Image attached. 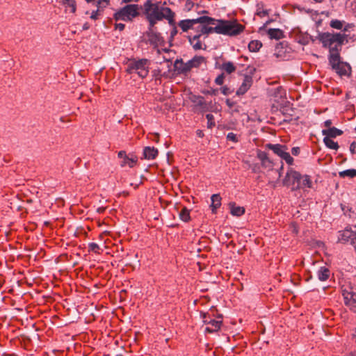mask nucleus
I'll use <instances>...</instances> for the list:
<instances>
[{"label": "nucleus", "instance_id": "obj_20", "mask_svg": "<svg viewBox=\"0 0 356 356\" xmlns=\"http://www.w3.org/2000/svg\"><path fill=\"white\" fill-rule=\"evenodd\" d=\"M257 157L261 161V165L264 168H271L272 163L268 157L267 153L263 151H258Z\"/></svg>", "mask_w": 356, "mask_h": 356}, {"label": "nucleus", "instance_id": "obj_15", "mask_svg": "<svg viewBox=\"0 0 356 356\" xmlns=\"http://www.w3.org/2000/svg\"><path fill=\"white\" fill-rule=\"evenodd\" d=\"M200 37L201 34L188 36L189 42L195 50L205 49L207 47L206 44L200 41Z\"/></svg>", "mask_w": 356, "mask_h": 356}, {"label": "nucleus", "instance_id": "obj_5", "mask_svg": "<svg viewBox=\"0 0 356 356\" xmlns=\"http://www.w3.org/2000/svg\"><path fill=\"white\" fill-rule=\"evenodd\" d=\"M150 61L147 58L131 60L127 65V72L129 74L136 72L141 78L146 77L149 74Z\"/></svg>", "mask_w": 356, "mask_h": 356}, {"label": "nucleus", "instance_id": "obj_57", "mask_svg": "<svg viewBox=\"0 0 356 356\" xmlns=\"http://www.w3.org/2000/svg\"><path fill=\"white\" fill-rule=\"evenodd\" d=\"M163 51H165V52H168L170 50L169 49H162Z\"/></svg>", "mask_w": 356, "mask_h": 356}, {"label": "nucleus", "instance_id": "obj_33", "mask_svg": "<svg viewBox=\"0 0 356 356\" xmlns=\"http://www.w3.org/2000/svg\"><path fill=\"white\" fill-rule=\"evenodd\" d=\"M136 163V159L135 158H129L125 157L124 160H122L121 163L122 166L129 165L130 168H132L134 164Z\"/></svg>", "mask_w": 356, "mask_h": 356}, {"label": "nucleus", "instance_id": "obj_26", "mask_svg": "<svg viewBox=\"0 0 356 356\" xmlns=\"http://www.w3.org/2000/svg\"><path fill=\"white\" fill-rule=\"evenodd\" d=\"M330 277V270L326 267H321L318 271V277L321 281H325Z\"/></svg>", "mask_w": 356, "mask_h": 356}, {"label": "nucleus", "instance_id": "obj_37", "mask_svg": "<svg viewBox=\"0 0 356 356\" xmlns=\"http://www.w3.org/2000/svg\"><path fill=\"white\" fill-rule=\"evenodd\" d=\"M206 118L207 119V127L208 128H212L215 126L214 117L212 114H207Z\"/></svg>", "mask_w": 356, "mask_h": 356}, {"label": "nucleus", "instance_id": "obj_1", "mask_svg": "<svg viewBox=\"0 0 356 356\" xmlns=\"http://www.w3.org/2000/svg\"><path fill=\"white\" fill-rule=\"evenodd\" d=\"M211 19L213 22L209 21L207 23L215 25V29L218 34L236 36L242 33L245 28L243 25L238 23L236 20L216 19L212 17Z\"/></svg>", "mask_w": 356, "mask_h": 356}, {"label": "nucleus", "instance_id": "obj_4", "mask_svg": "<svg viewBox=\"0 0 356 356\" xmlns=\"http://www.w3.org/2000/svg\"><path fill=\"white\" fill-rule=\"evenodd\" d=\"M205 62V58L201 56H195L191 60L184 63L182 59H177L174 63V67L179 74H186L193 68H197Z\"/></svg>", "mask_w": 356, "mask_h": 356}, {"label": "nucleus", "instance_id": "obj_24", "mask_svg": "<svg viewBox=\"0 0 356 356\" xmlns=\"http://www.w3.org/2000/svg\"><path fill=\"white\" fill-rule=\"evenodd\" d=\"M163 10L165 12L163 19H166L168 21L170 25L175 26V13L170 8H165Z\"/></svg>", "mask_w": 356, "mask_h": 356}, {"label": "nucleus", "instance_id": "obj_42", "mask_svg": "<svg viewBox=\"0 0 356 356\" xmlns=\"http://www.w3.org/2000/svg\"><path fill=\"white\" fill-rule=\"evenodd\" d=\"M227 139L233 142H237V136L235 134L230 132L227 136Z\"/></svg>", "mask_w": 356, "mask_h": 356}, {"label": "nucleus", "instance_id": "obj_61", "mask_svg": "<svg viewBox=\"0 0 356 356\" xmlns=\"http://www.w3.org/2000/svg\"><path fill=\"white\" fill-rule=\"evenodd\" d=\"M355 336H356V328H355Z\"/></svg>", "mask_w": 356, "mask_h": 356}, {"label": "nucleus", "instance_id": "obj_58", "mask_svg": "<svg viewBox=\"0 0 356 356\" xmlns=\"http://www.w3.org/2000/svg\"><path fill=\"white\" fill-rule=\"evenodd\" d=\"M157 52H158L159 54H160V53H161V50H160V49H158V50H157Z\"/></svg>", "mask_w": 356, "mask_h": 356}, {"label": "nucleus", "instance_id": "obj_55", "mask_svg": "<svg viewBox=\"0 0 356 356\" xmlns=\"http://www.w3.org/2000/svg\"><path fill=\"white\" fill-rule=\"evenodd\" d=\"M316 3H321L323 0H314Z\"/></svg>", "mask_w": 356, "mask_h": 356}, {"label": "nucleus", "instance_id": "obj_30", "mask_svg": "<svg viewBox=\"0 0 356 356\" xmlns=\"http://www.w3.org/2000/svg\"><path fill=\"white\" fill-rule=\"evenodd\" d=\"M262 44L259 40H252L248 44V48L250 51L256 52L261 47Z\"/></svg>", "mask_w": 356, "mask_h": 356}, {"label": "nucleus", "instance_id": "obj_41", "mask_svg": "<svg viewBox=\"0 0 356 356\" xmlns=\"http://www.w3.org/2000/svg\"><path fill=\"white\" fill-rule=\"evenodd\" d=\"M220 90H221L222 93L225 95H228L233 92L232 90H231L229 88H228L226 86L222 87Z\"/></svg>", "mask_w": 356, "mask_h": 356}, {"label": "nucleus", "instance_id": "obj_16", "mask_svg": "<svg viewBox=\"0 0 356 356\" xmlns=\"http://www.w3.org/2000/svg\"><path fill=\"white\" fill-rule=\"evenodd\" d=\"M190 100L202 111L207 109V104L204 101V98L202 96L191 95L189 97Z\"/></svg>", "mask_w": 356, "mask_h": 356}, {"label": "nucleus", "instance_id": "obj_3", "mask_svg": "<svg viewBox=\"0 0 356 356\" xmlns=\"http://www.w3.org/2000/svg\"><path fill=\"white\" fill-rule=\"evenodd\" d=\"M165 7L159 6V3H153L151 0H147L143 5L144 14L149 23V26L154 27L158 21H161L164 17V10Z\"/></svg>", "mask_w": 356, "mask_h": 356}, {"label": "nucleus", "instance_id": "obj_34", "mask_svg": "<svg viewBox=\"0 0 356 356\" xmlns=\"http://www.w3.org/2000/svg\"><path fill=\"white\" fill-rule=\"evenodd\" d=\"M302 187L312 188V181L308 175L302 176L301 188Z\"/></svg>", "mask_w": 356, "mask_h": 356}, {"label": "nucleus", "instance_id": "obj_59", "mask_svg": "<svg viewBox=\"0 0 356 356\" xmlns=\"http://www.w3.org/2000/svg\"><path fill=\"white\" fill-rule=\"evenodd\" d=\"M99 211H102L103 209H102L101 208H99Z\"/></svg>", "mask_w": 356, "mask_h": 356}, {"label": "nucleus", "instance_id": "obj_40", "mask_svg": "<svg viewBox=\"0 0 356 356\" xmlns=\"http://www.w3.org/2000/svg\"><path fill=\"white\" fill-rule=\"evenodd\" d=\"M89 248H90V250H91L94 252H98V251L99 250V246L98 244H97L95 243H91L89 244Z\"/></svg>", "mask_w": 356, "mask_h": 356}, {"label": "nucleus", "instance_id": "obj_44", "mask_svg": "<svg viewBox=\"0 0 356 356\" xmlns=\"http://www.w3.org/2000/svg\"><path fill=\"white\" fill-rule=\"evenodd\" d=\"M300 153V148L298 147H293L291 149V154L294 156H298Z\"/></svg>", "mask_w": 356, "mask_h": 356}, {"label": "nucleus", "instance_id": "obj_51", "mask_svg": "<svg viewBox=\"0 0 356 356\" xmlns=\"http://www.w3.org/2000/svg\"><path fill=\"white\" fill-rule=\"evenodd\" d=\"M140 0H122V2L124 3H137Z\"/></svg>", "mask_w": 356, "mask_h": 356}, {"label": "nucleus", "instance_id": "obj_45", "mask_svg": "<svg viewBox=\"0 0 356 356\" xmlns=\"http://www.w3.org/2000/svg\"><path fill=\"white\" fill-rule=\"evenodd\" d=\"M225 102L229 108H232L234 105V102L229 99H227Z\"/></svg>", "mask_w": 356, "mask_h": 356}, {"label": "nucleus", "instance_id": "obj_48", "mask_svg": "<svg viewBox=\"0 0 356 356\" xmlns=\"http://www.w3.org/2000/svg\"><path fill=\"white\" fill-rule=\"evenodd\" d=\"M177 34V29L175 26L173 27L170 33V37L173 38Z\"/></svg>", "mask_w": 356, "mask_h": 356}, {"label": "nucleus", "instance_id": "obj_7", "mask_svg": "<svg viewBox=\"0 0 356 356\" xmlns=\"http://www.w3.org/2000/svg\"><path fill=\"white\" fill-rule=\"evenodd\" d=\"M329 63L332 69L340 76H349L351 67L347 63L340 60V55H333L329 57Z\"/></svg>", "mask_w": 356, "mask_h": 356}, {"label": "nucleus", "instance_id": "obj_17", "mask_svg": "<svg viewBox=\"0 0 356 356\" xmlns=\"http://www.w3.org/2000/svg\"><path fill=\"white\" fill-rule=\"evenodd\" d=\"M148 40L151 44H155L161 41L160 34L154 31L153 27L149 26V30L147 33Z\"/></svg>", "mask_w": 356, "mask_h": 356}, {"label": "nucleus", "instance_id": "obj_29", "mask_svg": "<svg viewBox=\"0 0 356 356\" xmlns=\"http://www.w3.org/2000/svg\"><path fill=\"white\" fill-rule=\"evenodd\" d=\"M323 142H324L325 145L330 149L337 150L339 147L338 143L337 142H334L330 138L325 137L323 139Z\"/></svg>", "mask_w": 356, "mask_h": 356}, {"label": "nucleus", "instance_id": "obj_47", "mask_svg": "<svg viewBox=\"0 0 356 356\" xmlns=\"http://www.w3.org/2000/svg\"><path fill=\"white\" fill-rule=\"evenodd\" d=\"M109 3V0H98V4H104V6H107Z\"/></svg>", "mask_w": 356, "mask_h": 356}, {"label": "nucleus", "instance_id": "obj_6", "mask_svg": "<svg viewBox=\"0 0 356 356\" xmlns=\"http://www.w3.org/2000/svg\"><path fill=\"white\" fill-rule=\"evenodd\" d=\"M138 9V4L126 5L115 13V19L116 21H131L139 15Z\"/></svg>", "mask_w": 356, "mask_h": 356}, {"label": "nucleus", "instance_id": "obj_8", "mask_svg": "<svg viewBox=\"0 0 356 356\" xmlns=\"http://www.w3.org/2000/svg\"><path fill=\"white\" fill-rule=\"evenodd\" d=\"M302 175L297 171L290 168L288 170L283 183L288 186H292L293 189L301 188Z\"/></svg>", "mask_w": 356, "mask_h": 356}, {"label": "nucleus", "instance_id": "obj_2", "mask_svg": "<svg viewBox=\"0 0 356 356\" xmlns=\"http://www.w3.org/2000/svg\"><path fill=\"white\" fill-rule=\"evenodd\" d=\"M345 39L346 35L340 33H323L319 36V40L322 42L323 46L325 48H329V57H332L335 54H339Z\"/></svg>", "mask_w": 356, "mask_h": 356}, {"label": "nucleus", "instance_id": "obj_27", "mask_svg": "<svg viewBox=\"0 0 356 356\" xmlns=\"http://www.w3.org/2000/svg\"><path fill=\"white\" fill-rule=\"evenodd\" d=\"M220 69L226 72L227 74H231L236 70V67L232 62H225L220 66Z\"/></svg>", "mask_w": 356, "mask_h": 356}, {"label": "nucleus", "instance_id": "obj_49", "mask_svg": "<svg viewBox=\"0 0 356 356\" xmlns=\"http://www.w3.org/2000/svg\"><path fill=\"white\" fill-rule=\"evenodd\" d=\"M332 120H327L326 121H325L324 122V126L325 127H327V129L329 128H331V125H332Z\"/></svg>", "mask_w": 356, "mask_h": 356}, {"label": "nucleus", "instance_id": "obj_60", "mask_svg": "<svg viewBox=\"0 0 356 356\" xmlns=\"http://www.w3.org/2000/svg\"><path fill=\"white\" fill-rule=\"evenodd\" d=\"M99 211H102L103 209H102L101 208H99Z\"/></svg>", "mask_w": 356, "mask_h": 356}, {"label": "nucleus", "instance_id": "obj_25", "mask_svg": "<svg viewBox=\"0 0 356 356\" xmlns=\"http://www.w3.org/2000/svg\"><path fill=\"white\" fill-rule=\"evenodd\" d=\"M211 205L213 213L216 212V210L219 208L221 205V197L218 194H214L211 196Z\"/></svg>", "mask_w": 356, "mask_h": 356}, {"label": "nucleus", "instance_id": "obj_50", "mask_svg": "<svg viewBox=\"0 0 356 356\" xmlns=\"http://www.w3.org/2000/svg\"><path fill=\"white\" fill-rule=\"evenodd\" d=\"M118 156L124 160L125 159V157H127L125 152H124V151L119 152Z\"/></svg>", "mask_w": 356, "mask_h": 356}, {"label": "nucleus", "instance_id": "obj_46", "mask_svg": "<svg viewBox=\"0 0 356 356\" xmlns=\"http://www.w3.org/2000/svg\"><path fill=\"white\" fill-rule=\"evenodd\" d=\"M115 29L120 31H122L124 29V24L122 23H118L115 24Z\"/></svg>", "mask_w": 356, "mask_h": 356}, {"label": "nucleus", "instance_id": "obj_23", "mask_svg": "<svg viewBox=\"0 0 356 356\" xmlns=\"http://www.w3.org/2000/svg\"><path fill=\"white\" fill-rule=\"evenodd\" d=\"M229 207L231 210V213L233 216H241L245 213V209L241 207L236 206L235 203L231 202L229 203Z\"/></svg>", "mask_w": 356, "mask_h": 356}, {"label": "nucleus", "instance_id": "obj_9", "mask_svg": "<svg viewBox=\"0 0 356 356\" xmlns=\"http://www.w3.org/2000/svg\"><path fill=\"white\" fill-rule=\"evenodd\" d=\"M342 296L346 305L348 306L351 311L356 313V292L352 286L342 287Z\"/></svg>", "mask_w": 356, "mask_h": 356}, {"label": "nucleus", "instance_id": "obj_36", "mask_svg": "<svg viewBox=\"0 0 356 356\" xmlns=\"http://www.w3.org/2000/svg\"><path fill=\"white\" fill-rule=\"evenodd\" d=\"M330 26L336 29H341L343 27V23L340 20L334 19L330 22Z\"/></svg>", "mask_w": 356, "mask_h": 356}, {"label": "nucleus", "instance_id": "obj_21", "mask_svg": "<svg viewBox=\"0 0 356 356\" xmlns=\"http://www.w3.org/2000/svg\"><path fill=\"white\" fill-rule=\"evenodd\" d=\"M322 134L325 137L328 138H335L337 136H341L343 134V131L336 127H331L327 129H323L322 131Z\"/></svg>", "mask_w": 356, "mask_h": 356}, {"label": "nucleus", "instance_id": "obj_14", "mask_svg": "<svg viewBox=\"0 0 356 356\" xmlns=\"http://www.w3.org/2000/svg\"><path fill=\"white\" fill-rule=\"evenodd\" d=\"M197 34L209 35L213 33H216V29H215V25H211L209 23L199 24L196 28Z\"/></svg>", "mask_w": 356, "mask_h": 356}, {"label": "nucleus", "instance_id": "obj_12", "mask_svg": "<svg viewBox=\"0 0 356 356\" xmlns=\"http://www.w3.org/2000/svg\"><path fill=\"white\" fill-rule=\"evenodd\" d=\"M356 238V230L351 229H346L340 233L339 240L342 243L350 242L352 244V241Z\"/></svg>", "mask_w": 356, "mask_h": 356}, {"label": "nucleus", "instance_id": "obj_11", "mask_svg": "<svg viewBox=\"0 0 356 356\" xmlns=\"http://www.w3.org/2000/svg\"><path fill=\"white\" fill-rule=\"evenodd\" d=\"M202 320L204 324H207V326L205 328V331L209 333H213L217 332L221 326L222 321L220 320H210L207 321V314H204L202 316Z\"/></svg>", "mask_w": 356, "mask_h": 356}, {"label": "nucleus", "instance_id": "obj_56", "mask_svg": "<svg viewBox=\"0 0 356 356\" xmlns=\"http://www.w3.org/2000/svg\"><path fill=\"white\" fill-rule=\"evenodd\" d=\"M252 170H253L254 172H257V167H256V166H254V167L252 168Z\"/></svg>", "mask_w": 356, "mask_h": 356}, {"label": "nucleus", "instance_id": "obj_13", "mask_svg": "<svg viewBox=\"0 0 356 356\" xmlns=\"http://www.w3.org/2000/svg\"><path fill=\"white\" fill-rule=\"evenodd\" d=\"M253 82V79L252 76L250 75H245L244 76L243 81L242 84L241 85L240 88L236 91L237 95H244L251 87Z\"/></svg>", "mask_w": 356, "mask_h": 356}, {"label": "nucleus", "instance_id": "obj_32", "mask_svg": "<svg viewBox=\"0 0 356 356\" xmlns=\"http://www.w3.org/2000/svg\"><path fill=\"white\" fill-rule=\"evenodd\" d=\"M179 218L184 222H188L190 220V211L186 207H183L179 213Z\"/></svg>", "mask_w": 356, "mask_h": 356}, {"label": "nucleus", "instance_id": "obj_53", "mask_svg": "<svg viewBox=\"0 0 356 356\" xmlns=\"http://www.w3.org/2000/svg\"><path fill=\"white\" fill-rule=\"evenodd\" d=\"M204 314H207V321L213 320L209 313H203L202 316H203Z\"/></svg>", "mask_w": 356, "mask_h": 356}, {"label": "nucleus", "instance_id": "obj_31", "mask_svg": "<svg viewBox=\"0 0 356 356\" xmlns=\"http://www.w3.org/2000/svg\"><path fill=\"white\" fill-rule=\"evenodd\" d=\"M339 175L341 178H344L346 177H349L352 178L356 176V170L348 169L343 171H341L339 172Z\"/></svg>", "mask_w": 356, "mask_h": 356}, {"label": "nucleus", "instance_id": "obj_43", "mask_svg": "<svg viewBox=\"0 0 356 356\" xmlns=\"http://www.w3.org/2000/svg\"><path fill=\"white\" fill-rule=\"evenodd\" d=\"M350 152L352 154H356V142L353 141L350 145Z\"/></svg>", "mask_w": 356, "mask_h": 356}, {"label": "nucleus", "instance_id": "obj_10", "mask_svg": "<svg viewBox=\"0 0 356 356\" xmlns=\"http://www.w3.org/2000/svg\"><path fill=\"white\" fill-rule=\"evenodd\" d=\"M213 22L211 17L208 16H201L197 19L181 20L178 23V26L184 32H186L189 29H193L194 26L197 24L207 23V22Z\"/></svg>", "mask_w": 356, "mask_h": 356}, {"label": "nucleus", "instance_id": "obj_19", "mask_svg": "<svg viewBox=\"0 0 356 356\" xmlns=\"http://www.w3.org/2000/svg\"><path fill=\"white\" fill-rule=\"evenodd\" d=\"M157 155L158 150L153 147H145L143 149V157L145 159H154Z\"/></svg>", "mask_w": 356, "mask_h": 356}, {"label": "nucleus", "instance_id": "obj_38", "mask_svg": "<svg viewBox=\"0 0 356 356\" xmlns=\"http://www.w3.org/2000/svg\"><path fill=\"white\" fill-rule=\"evenodd\" d=\"M281 158L289 164L292 165L293 162V159L291 156L289 152L286 151V152L284 154L283 156H281Z\"/></svg>", "mask_w": 356, "mask_h": 356}, {"label": "nucleus", "instance_id": "obj_22", "mask_svg": "<svg viewBox=\"0 0 356 356\" xmlns=\"http://www.w3.org/2000/svg\"><path fill=\"white\" fill-rule=\"evenodd\" d=\"M268 35L271 39L279 40L283 38V31L279 29H270L268 30Z\"/></svg>", "mask_w": 356, "mask_h": 356}, {"label": "nucleus", "instance_id": "obj_35", "mask_svg": "<svg viewBox=\"0 0 356 356\" xmlns=\"http://www.w3.org/2000/svg\"><path fill=\"white\" fill-rule=\"evenodd\" d=\"M96 6L97 7V9L96 10H94L90 16V18L92 19H97L99 15L100 9L106 7L104 6V4L99 5L98 1H97Z\"/></svg>", "mask_w": 356, "mask_h": 356}, {"label": "nucleus", "instance_id": "obj_52", "mask_svg": "<svg viewBox=\"0 0 356 356\" xmlns=\"http://www.w3.org/2000/svg\"><path fill=\"white\" fill-rule=\"evenodd\" d=\"M257 15L262 17V16H265L267 15V11H261V12H257Z\"/></svg>", "mask_w": 356, "mask_h": 356}, {"label": "nucleus", "instance_id": "obj_54", "mask_svg": "<svg viewBox=\"0 0 356 356\" xmlns=\"http://www.w3.org/2000/svg\"><path fill=\"white\" fill-rule=\"evenodd\" d=\"M197 134L200 136V137H202L203 136L202 133L201 131L198 130L197 131Z\"/></svg>", "mask_w": 356, "mask_h": 356}, {"label": "nucleus", "instance_id": "obj_18", "mask_svg": "<svg viewBox=\"0 0 356 356\" xmlns=\"http://www.w3.org/2000/svg\"><path fill=\"white\" fill-rule=\"evenodd\" d=\"M268 147L271 149L275 154L278 155L279 156H282L287 150V147L285 145H282L280 144H268Z\"/></svg>", "mask_w": 356, "mask_h": 356}, {"label": "nucleus", "instance_id": "obj_28", "mask_svg": "<svg viewBox=\"0 0 356 356\" xmlns=\"http://www.w3.org/2000/svg\"><path fill=\"white\" fill-rule=\"evenodd\" d=\"M62 3L66 8H69L70 12L74 13L76 12V2L74 0H62Z\"/></svg>", "mask_w": 356, "mask_h": 356}, {"label": "nucleus", "instance_id": "obj_39", "mask_svg": "<svg viewBox=\"0 0 356 356\" xmlns=\"http://www.w3.org/2000/svg\"><path fill=\"white\" fill-rule=\"evenodd\" d=\"M224 79H225V75L223 73H222L221 74L218 75L216 77V79H215V83L217 85L221 86L224 83Z\"/></svg>", "mask_w": 356, "mask_h": 356}]
</instances>
